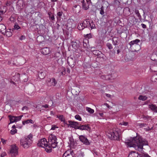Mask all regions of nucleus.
Segmentation results:
<instances>
[{"label": "nucleus", "instance_id": "33", "mask_svg": "<svg viewBox=\"0 0 157 157\" xmlns=\"http://www.w3.org/2000/svg\"><path fill=\"white\" fill-rule=\"evenodd\" d=\"M59 70L61 75H63L65 74V71H66L65 68L62 67L59 68Z\"/></svg>", "mask_w": 157, "mask_h": 157}, {"label": "nucleus", "instance_id": "54", "mask_svg": "<svg viewBox=\"0 0 157 157\" xmlns=\"http://www.w3.org/2000/svg\"><path fill=\"white\" fill-rule=\"evenodd\" d=\"M58 127H57L56 125H52V128L51 129V130H54L56 128H58Z\"/></svg>", "mask_w": 157, "mask_h": 157}, {"label": "nucleus", "instance_id": "36", "mask_svg": "<svg viewBox=\"0 0 157 157\" xmlns=\"http://www.w3.org/2000/svg\"><path fill=\"white\" fill-rule=\"evenodd\" d=\"M86 109L88 112L91 114L93 113L94 112V109L87 107L86 108Z\"/></svg>", "mask_w": 157, "mask_h": 157}, {"label": "nucleus", "instance_id": "43", "mask_svg": "<svg viewBox=\"0 0 157 157\" xmlns=\"http://www.w3.org/2000/svg\"><path fill=\"white\" fill-rule=\"evenodd\" d=\"M143 118L145 120H152L151 117L148 116H143Z\"/></svg>", "mask_w": 157, "mask_h": 157}, {"label": "nucleus", "instance_id": "35", "mask_svg": "<svg viewBox=\"0 0 157 157\" xmlns=\"http://www.w3.org/2000/svg\"><path fill=\"white\" fill-rule=\"evenodd\" d=\"M135 12L138 17L139 19L141 21L142 19L141 16L140 15L139 10H135Z\"/></svg>", "mask_w": 157, "mask_h": 157}, {"label": "nucleus", "instance_id": "2", "mask_svg": "<svg viewBox=\"0 0 157 157\" xmlns=\"http://www.w3.org/2000/svg\"><path fill=\"white\" fill-rule=\"evenodd\" d=\"M33 135L30 133L28 136H26L20 140L21 145L24 148L29 147L33 142Z\"/></svg>", "mask_w": 157, "mask_h": 157}, {"label": "nucleus", "instance_id": "25", "mask_svg": "<svg viewBox=\"0 0 157 157\" xmlns=\"http://www.w3.org/2000/svg\"><path fill=\"white\" fill-rule=\"evenodd\" d=\"M21 28L19 26V25L17 23H15L13 26V28L12 29L13 31L15 30H20Z\"/></svg>", "mask_w": 157, "mask_h": 157}, {"label": "nucleus", "instance_id": "31", "mask_svg": "<svg viewBox=\"0 0 157 157\" xmlns=\"http://www.w3.org/2000/svg\"><path fill=\"white\" fill-rule=\"evenodd\" d=\"M147 98V97L146 96H143L142 95H140L138 98V99L139 100L141 101H145Z\"/></svg>", "mask_w": 157, "mask_h": 157}, {"label": "nucleus", "instance_id": "50", "mask_svg": "<svg viewBox=\"0 0 157 157\" xmlns=\"http://www.w3.org/2000/svg\"><path fill=\"white\" fill-rule=\"evenodd\" d=\"M128 122L123 121L122 122L120 123L119 124L121 125H124L125 126H126L128 124Z\"/></svg>", "mask_w": 157, "mask_h": 157}, {"label": "nucleus", "instance_id": "28", "mask_svg": "<svg viewBox=\"0 0 157 157\" xmlns=\"http://www.w3.org/2000/svg\"><path fill=\"white\" fill-rule=\"evenodd\" d=\"M140 41V40L138 39H136L134 40H132L131 41L130 43H129L131 47L134 44H137V43L139 42Z\"/></svg>", "mask_w": 157, "mask_h": 157}, {"label": "nucleus", "instance_id": "56", "mask_svg": "<svg viewBox=\"0 0 157 157\" xmlns=\"http://www.w3.org/2000/svg\"><path fill=\"white\" fill-rule=\"evenodd\" d=\"M73 140L71 139V138L70 139H69V142H68V143L69 144H70V145H73V143L74 142L72 141Z\"/></svg>", "mask_w": 157, "mask_h": 157}, {"label": "nucleus", "instance_id": "48", "mask_svg": "<svg viewBox=\"0 0 157 157\" xmlns=\"http://www.w3.org/2000/svg\"><path fill=\"white\" fill-rule=\"evenodd\" d=\"M9 20L11 21H13L15 20V17L14 15H12L9 18Z\"/></svg>", "mask_w": 157, "mask_h": 157}, {"label": "nucleus", "instance_id": "49", "mask_svg": "<svg viewBox=\"0 0 157 157\" xmlns=\"http://www.w3.org/2000/svg\"><path fill=\"white\" fill-rule=\"evenodd\" d=\"M106 46L109 49H112L113 47L111 44L109 43H108L106 44Z\"/></svg>", "mask_w": 157, "mask_h": 157}, {"label": "nucleus", "instance_id": "52", "mask_svg": "<svg viewBox=\"0 0 157 157\" xmlns=\"http://www.w3.org/2000/svg\"><path fill=\"white\" fill-rule=\"evenodd\" d=\"M85 155L84 153L83 152L80 151L79 154V157H84Z\"/></svg>", "mask_w": 157, "mask_h": 157}, {"label": "nucleus", "instance_id": "44", "mask_svg": "<svg viewBox=\"0 0 157 157\" xmlns=\"http://www.w3.org/2000/svg\"><path fill=\"white\" fill-rule=\"evenodd\" d=\"M63 12L61 11L58 12L57 13V17L60 18L62 15Z\"/></svg>", "mask_w": 157, "mask_h": 157}, {"label": "nucleus", "instance_id": "13", "mask_svg": "<svg viewBox=\"0 0 157 157\" xmlns=\"http://www.w3.org/2000/svg\"><path fill=\"white\" fill-rule=\"evenodd\" d=\"M67 63L71 68H72L75 65V60L72 58L69 57L67 59Z\"/></svg>", "mask_w": 157, "mask_h": 157}, {"label": "nucleus", "instance_id": "20", "mask_svg": "<svg viewBox=\"0 0 157 157\" xmlns=\"http://www.w3.org/2000/svg\"><path fill=\"white\" fill-rule=\"evenodd\" d=\"M149 108L153 111L157 113V106L155 105L151 104L149 105Z\"/></svg>", "mask_w": 157, "mask_h": 157}, {"label": "nucleus", "instance_id": "24", "mask_svg": "<svg viewBox=\"0 0 157 157\" xmlns=\"http://www.w3.org/2000/svg\"><path fill=\"white\" fill-rule=\"evenodd\" d=\"M11 29H9L7 30H6V31L3 34L4 35H6L7 37H10L12 35V33L11 32Z\"/></svg>", "mask_w": 157, "mask_h": 157}, {"label": "nucleus", "instance_id": "3", "mask_svg": "<svg viewBox=\"0 0 157 157\" xmlns=\"http://www.w3.org/2000/svg\"><path fill=\"white\" fill-rule=\"evenodd\" d=\"M37 145L39 146L44 148L45 150L47 152H50L52 151V149L51 147L48 145V142L45 138H43L39 140Z\"/></svg>", "mask_w": 157, "mask_h": 157}, {"label": "nucleus", "instance_id": "23", "mask_svg": "<svg viewBox=\"0 0 157 157\" xmlns=\"http://www.w3.org/2000/svg\"><path fill=\"white\" fill-rule=\"evenodd\" d=\"M89 21H90L89 19H86L82 23V25L84 28L86 27L89 28Z\"/></svg>", "mask_w": 157, "mask_h": 157}, {"label": "nucleus", "instance_id": "40", "mask_svg": "<svg viewBox=\"0 0 157 157\" xmlns=\"http://www.w3.org/2000/svg\"><path fill=\"white\" fill-rule=\"evenodd\" d=\"M23 116V115L17 117L15 116V122L20 120Z\"/></svg>", "mask_w": 157, "mask_h": 157}, {"label": "nucleus", "instance_id": "60", "mask_svg": "<svg viewBox=\"0 0 157 157\" xmlns=\"http://www.w3.org/2000/svg\"><path fill=\"white\" fill-rule=\"evenodd\" d=\"M25 39V36H23V35L21 36L20 38V40H24Z\"/></svg>", "mask_w": 157, "mask_h": 157}, {"label": "nucleus", "instance_id": "8", "mask_svg": "<svg viewBox=\"0 0 157 157\" xmlns=\"http://www.w3.org/2000/svg\"><path fill=\"white\" fill-rule=\"evenodd\" d=\"M18 148L15 145H13L10 150L11 157H15L18 155Z\"/></svg>", "mask_w": 157, "mask_h": 157}, {"label": "nucleus", "instance_id": "55", "mask_svg": "<svg viewBox=\"0 0 157 157\" xmlns=\"http://www.w3.org/2000/svg\"><path fill=\"white\" fill-rule=\"evenodd\" d=\"M12 3V2L10 1H8L6 3V6H10Z\"/></svg>", "mask_w": 157, "mask_h": 157}, {"label": "nucleus", "instance_id": "7", "mask_svg": "<svg viewBox=\"0 0 157 157\" xmlns=\"http://www.w3.org/2000/svg\"><path fill=\"white\" fill-rule=\"evenodd\" d=\"M118 132H114L113 131H109L106 133L107 136L111 140H117L118 137L117 135Z\"/></svg>", "mask_w": 157, "mask_h": 157}, {"label": "nucleus", "instance_id": "26", "mask_svg": "<svg viewBox=\"0 0 157 157\" xmlns=\"http://www.w3.org/2000/svg\"><path fill=\"white\" fill-rule=\"evenodd\" d=\"M22 123L23 125H25V124H28L30 123L33 124L34 123V122L31 119H28L26 120L22 121Z\"/></svg>", "mask_w": 157, "mask_h": 157}, {"label": "nucleus", "instance_id": "30", "mask_svg": "<svg viewBox=\"0 0 157 157\" xmlns=\"http://www.w3.org/2000/svg\"><path fill=\"white\" fill-rule=\"evenodd\" d=\"M8 117L10 118V123H12L14 122H15V116H12L10 115H9Z\"/></svg>", "mask_w": 157, "mask_h": 157}, {"label": "nucleus", "instance_id": "46", "mask_svg": "<svg viewBox=\"0 0 157 157\" xmlns=\"http://www.w3.org/2000/svg\"><path fill=\"white\" fill-rule=\"evenodd\" d=\"M75 119L78 120L79 121H82V118L78 114L76 115L75 116Z\"/></svg>", "mask_w": 157, "mask_h": 157}, {"label": "nucleus", "instance_id": "64", "mask_svg": "<svg viewBox=\"0 0 157 157\" xmlns=\"http://www.w3.org/2000/svg\"><path fill=\"white\" fill-rule=\"evenodd\" d=\"M25 109L27 110L28 109V107L27 106H25L23 107L22 108V110H24Z\"/></svg>", "mask_w": 157, "mask_h": 157}, {"label": "nucleus", "instance_id": "63", "mask_svg": "<svg viewBox=\"0 0 157 157\" xmlns=\"http://www.w3.org/2000/svg\"><path fill=\"white\" fill-rule=\"evenodd\" d=\"M152 128H150L149 127H148L147 128H145L144 129L145 131H148L151 130V129Z\"/></svg>", "mask_w": 157, "mask_h": 157}, {"label": "nucleus", "instance_id": "22", "mask_svg": "<svg viewBox=\"0 0 157 157\" xmlns=\"http://www.w3.org/2000/svg\"><path fill=\"white\" fill-rule=\"evenodd\" d=\"M89 128V127L88 125L85 124L79 126L78 125L77 129L82 130H87Z\"/></svg>", "mask_w": 157, "mask_h": 157}, {"label": "nucleus", "instance_id": "11", "mask_svg": "<svg viewBox=\"0 0 157 157\" xmlns=\"http://www.w3.org/2000/svg\"><path fill=\"white\" fill-rule=\"evenodd\" d=\"M79 139L80 141L86 145H89L90 144V142L85 136L83 135L79 136Z\"/></svg>", "mask_w": 157, "mask_h": 157}, {"label": "nucleus", "instance_id": "34", "mask_svg": "<svg viewBox=\"0 0 157 157\" xmlns=\"http://www.w3.org/2000/svg\"><path fill=\"white\" fill-rule=\"evenodd\" d=\"M57 117L61 121H65V118L63 115H57Z\"/></svg>", "mask_w": 157, "mask_h": 157}, {"label": "nucleus", "instance_id": "61", "mask_svg": "<svg viewBox=\"0 0 157 157\" xmlns=\"http://www.w3.org/2000/svg\"><path fill=\"white\" fill-rule=\"evenodd\" d=\"M1 142H2V143L3 144H6V141L4 139H1Z\"/></svg>", "mask_w": 157, "mask_h": 157}, {"label": "nucleus", "instance_id": "41", "mask_svg": "<svg viewBox=\"0 0 157 157\" xmlns=\"http://www.w3.org/2000/svg\"><path fill=\"white\" fill-rule=\"evenodd\" d=\"M151 79L152 82H155L157 81V76L154 75L152 76Z\"/></svg>", "mask_w": 157, "mask_h": 157}, {"label": "nucleus", "instance_id": "14", "mask_svg": "<svg viewBox=\"0 0 157 157\" xmlns=\"http://www.w3.org/2000/svg\"><path fill=\"white\" fill-rule=\"evenodd\" d=\"M6 86V84L4 82H3L0 84V92H2L4 94H6L7 90Z\"/></svg>", "mask_w": 157, "mask_h": 157}, {"label": "nucleus", "instance_id": "37", "mask_svg": "<svg viewBox=\"0 0 157 157\" xmlns=\"http://www.w3.org/2000/svg\"><path fill=\"white\" fill-rule=\"evenodd\" d=\"M48 14L49 15L50 19L52 20L53 21L55 20V17L53 13L50 12L48 13Z\"/></svg>", "mask_w": 157, "mask_h": 157}, {"label": "nucleus", "instance_id": "1", "mask_svg": "<svg viewBox=\"0 0 157 157\" xmlns=\"http://www.w3.org/2000/svg\"><path fill=\"white\" fill-rule=\"evenodd\" d=\"M125 143L128 147H134L135 150L143 153L142 155L144 157H151L147 153H144L143 146L147 145L148 143L146 140L143 139L140 136L137 135L132 140H128Z\"/></svg>", "mask_w": 157, "mask_h": 157}, {"label": "nucleus", "instance_id": "21", "mask_svg": "<svg viewBox=\"0 0 157 157\" xmlns=\"http://www.w3.org/2000/svg\"><path fill=\"white\" fill-rule=\"evenodd\" d=\"M139 155L137 152L135 151H132L130 153L128 157H138ZM139 157H141L139 155Z\"/></svg>", "mask_w": 157, "mask_h": 157}, {"label": "nucleus", "instance_id": "18", "mask_svg": "<svg viewBox=\"0 0 157 157\" xmlns=\"http://www.w3.org/2000/svg\"><path fill=\"white\" fill-rule=\"evenodd\" d=\"M73 10L75 13H78L80 11V6L79 5H75L73 8Z\"/></svg>", "mask_w": 157, "mask_h": 157}, {"label": "nucleus", "instance_id": "27", "mask_svg": "<svg viewBox=\"0 0 157 157\" xmlns=\"http://www.w3.org/2000/svg\"><path fill=\"white\" fill-rule=\"evenodd\" d=\"M83 45L84 48H88L89 46L88 40L86 39H84L83 41Z\"/></svg>", "mask_w": 157, "mask_h": 157}, {"label": "nucleus", "instance_id": "57", "mask_svg": "<svg viewBox=\"0 0 157 157\" xmlns=\"http://www.w3.org/2000/svg\"><path fill=\"white\" fill-rule=\"evenodd\" d=\"M6 155V153L5 152H2L1 154V155H0V157H4Z\"/></svg>", "mask_w": 157, "mask_h": 157}, {"label": "nucleus", "instance_id": "59", "mask_svg": "<svg viewBox=\"0 0 157 157\" xmlns=\"http://www.w3.org/2000/svg\"><path fill=\"white\" fill-rule=\"evenodd\" d=\"M142 27L144 29H146L147 28V26L145 24L142 23L141 25Z\"/></svg>", "mask_w": 157, "mask_h": 157}, {"label": "nucleus", "instance_id": "51", "mask_svg": "<svg viewBox=\"0 0 157 157\" xmlns=\"http://www.w3.org/2000/svg\"><path fill=\"white\" fill-rule=\"evenodd\" d=\"M137 124L138 126L140 127H145L146 125V124L144 123H138Z\"/></svg>", "mask_w": 157, "mask_h": 157}, {"label": "nucleus", "instance_id": "9", "mask_svg": "<svg viewBox=\"0 0 157 157\" xmlns=\"http://www.w3.org/2000/svg\"><path fill=\"white\" fill-rule=\"evenodd\" d=\"M63 157H75V154L73 150H67L63 154Z\"/></svg>", "mask_w": 157, "mask_h": 157}, {"label": "nucleus", "instance_id": "29", "mask_svg": "<svg viewBox=\"0 0 157 157\" xmlns=\"http://www.w3.org/2000/svg\"><path fill=\"white\" fill-rule=\"evenodd\" d=\"M89 28H91V29L95 28V25L92 21H89Z\"/></svg>", "mask_w": 157, "mask_h": 157}, {"label": "nucleus", "instance_id": "4", "mask_svg": "<svg viewBox=\"0 0 157 157\" xmlns=\"http://www.w3.org/2000/svg\"><path fill=\"white\" fill-rule=\"evenodd\" d=\"M57 140V138L56 136L52 134L48 136V145L51 147V148H56L58 143Z\"/></svg>", "mask_w": 157, "mask_h": 157}, {"label": "nucleus", "instance_id": "47", "mask_svg": "<svg viewBox=\"0 0 157 157\" xmlns=\"http://www.w3.org/2000/svg\"><path fill=\"white\" fill-rule=\"evenodd\" d=\"M17 130L16 129H12L10 130V133L12 135H14L17 132Z\"/></svg>", "mask_w": 157, "mask_h": 157}, {"label": "nucleus", "instance_id": "16", "mask_svg": "<svg viewBox=\"0 0 157 157\" xmlns=\"http://www.w3.org/2000/svg\"><path fill=\"white\" fill-rule=\"evenodd\" d=\"M50 52L49 48H44L42 49L41 53L44 55H47Z\"/></svg>", "mask_w": 157, "mask_h": 157}, {"label": "nucleus", "instance_id": "38", "mask_svg": "<svg viewBox=\"0 0 157 157\" xmlns=\"http://www.w3.org/2000/svg\"><path fill=\"white\" fill-rule=\"evenodd\" d=\"M98 10L100 11V13L101 15H103L105 13V11L104 10V7L103 6H102L101 8L99 9Z\"/></svg>", "mask_w": 157, "mask_h": 157}, {"label": "nucleus", "instance_id": "6", "mask_svg": "<svg viewBox=\"0 0 157 157\" xmlns=\"http://www.w3.org/2000/svg\"><path fill=\"white\" fill-rule=\"evenodd\" d=\"M66 26L67 30L70 31H72V29L76 26L74 20L71 19H68Z\"/></svg>", "mask_w": 157, "mask_h": 157}, {"label": "nucleus", "instance_id": "53", "mask_svg": "<svg viewBox=\"0 0 157 157\" xmlns=\"http://www.w3.org/2000/svg\"><path fill=\"white\" fill-rule=\"evenodd\" d=\"M117 2L118 0H113V1L112 2V4L114 6H116L117 4Z\"/></svg>", "mask_w": 157, "mask_h": 157}, {"label": "nucleus", "instance_id": "17", "mask_svg": "<svg viewBox=\"0 0 157 157\" xmlns=\"http://www.w3.org/2000/svg\"><path fill=\"white\" fill-rule=\"evenodd\" d=\"M83 67L84 71L86 72H89L91 69L90 65L87 63L83 64Z\"/></svg>", "mask_w": 157, "mask_h": 157}, {"label": "nucleus", "instance_id": "5", "mask_svg": "<svg viewBox=\"0 0 157 157\" xmlns=\"http://www.w3.org/2000/svg\"><path fill=\"white\" fill-rule=\"evenodd\" d=\"M91 51L93 54L98 56L96 60H100V61L101 62H103L105 60V56L101 52L98 50H93Z\"/></svg>", "mask_w": 157, "mask_h": 157}, {"label": "nucleus", "instance_id": "45", "mask_svg": "<svg viewBox=\"0 0 157 157\" xmlns=\"http://www.w3.org/2000/svg\"><path fill=\"white\" fill-rule=\"evenodd\" d=\"M92 35L91 34H84V36L86 38H88V39L92 37Z\"/></svg>", "mask_w": 157, "mask_h": 157}, {"label": "nucleus", "instance_id": "39", "mask_svg": "<svg viewBox=\"0 0 157 157\" xmlns=\"http://www.w3.org/2000/svg\"><path fill=\"white\" fill-rule=\"evenodd\" d=\"M109 75H102L101 76V79L104 80H109Z\"/></svg>", "mask_w": 157, "mask_h": 157}, {"label": "nucleus", "instance_id": "19", "mask_svg": "<svg viewBox=\"0 0 157 157\" xmlns=\"http://www.w3.org/2000/svg\"><path fill=\"white\" fill-rule=\"evenodd\" d=\"M6 27L5 25L3 24H0V32L2 34H4V33L6 31Z\"/></svg>", "mask_w": 157, "mask_h": 157}, {"label": "nucleus", "instance_id": "62", "mask_svg": "<svg viewBox=\"0 0 157 157\" xmlns=\"http://www.w3.org/2000/svg\"><path fill=\"white\" fill-rule=\"evenodd\" d=\"M42 107L48 108V104H45L42 105Z\"/></svg>", "mask_w": 157, "mask_h": 157}, {"label": "nucleus", "instance_id": "10", "mask_svg": "<svg viewBox=\"0 0 157 157\" xmlns=\"http://www.w3.org/2000/svg\"><path fill=\"white\" fill-rule=\"evenodd\" d=\"M69 124H68V127L74 128L75 129H77L79 124L77 122L69 120L68 121Z\"/></svg>", "mask_w": 157, "mask_h": 157}, {"label": "nucleus", "instance_id": "15", "mask_svg": "<svg viewBox=\"0 0 157 157\" xmlns=\"http://www.w3.org/2000/svg\"><path fill=\"white\" fill-rule=\"evenodd\" d=\"M82 3V7L85 10H86L89 8V6L90 3L89 2H86L85 0H82L81 2Z\"/></svg>", "mask_w": 157, "mask_h": 157}, {"label": "nucleus", "instance_id": "42", "mask_svg": "<svg viewBox=\"0 0 157 157\" xmlns=\"http://www.w3.org/2000/svg\"><path fill=\"white\" fill-rule=\"evenodd\" d=\"M77 28L79 30H81L85 28L82 25V23L78 24Z\"/></svg>", "mask_w": 157, "mask_h": 157}, {"label": "nucleus", "instance_id": "12", "mask_svg": "<svg viewBox=\"0 0 157 157\" xmlns=\"http://www.w3.org/2000/svg\"><path fill=\"white\" fill-rule=\"evenodd\" d=\"M47 83L48 86H55L57 83V82L54 78H49L47 80Z\"/></svg>", "mask_w": 157, "mask_h": 157}, {"label": "nucleus", "instance_id": "58", "mask_svg": "<svg viewBox=\"0 0 157 157\" xmlns=\"http://www.w3.org/2000/svg\"><path fill=\"white\" fill-rule=\"evenodd\" d=\"M77 43L76 42H72V47H74L75 48V47H76Z\"/></svg>", "mask_w": 157, "mask_h": 157}, {"label": "nucleus", "instance_id": "32", "mask_svg": "<svg viewBox=\"0 0 157 157\" xmlns=\"http://www.w3.org/2000/svg\"><path fill=\"white\" fill-rule=\"evenodd\" d=\"M59 70L61 75H63L65 74V71H66L65 68L62 67L59 68Z\"/></svg>", "mask_w": 157, "mask_h": 157}]
</instances>
